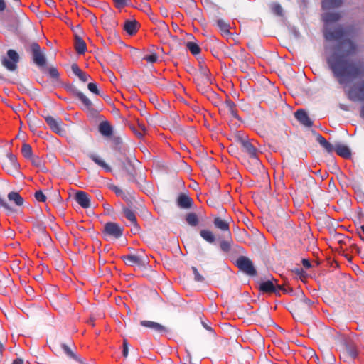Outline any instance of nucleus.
Listing matches in <instances>:
<instances>
[{
	"instance_id": "42",
	"label": "nucleus",
	"mask_w": 364,
	"mask_h": 364,
	"mask_svg": "<svg viewBox=\"0 0 364 364\" xmlns=\"http://www.w3.org/2000/svg\"><path fill=\"white\" fill-rule=\"evenodd\" d=\"M216 25L220 28V31L224 34H229L230 25L223 19H218L216 21Z\"/></svg>"
},
{
	"instance_id": "31",
	"label": "nucleus",
	"mask_w": 364,
	"mask_h": 364,
	"mask_svg": "<svg viewBox=\"0 0 364 364\" xmlns=\"http://www.w3.org/2000/svg\"><path fill=\"white\" fill-rule=\"evenodd\" d=\"M341 17L338 12H327L323 15V20L326 23H331L338 21Z\"/></svg>"
},
{
	"instance_id": "30",
	"label": "nucleus",
	"mask_w": 364,
	"mask_h": 364,
	"mask_svg": "<svg viewBox=\"0 0 364 364\" xmlns=\"http://www.w3.org/2000/svg\"><path fill=\"white\" fill-rule=\"evenodd\" d=\"M8 200L13 202L16 206H22L24 203V199L16 191H11L8 194Z\"/></svg>"
},
{
	"instance_id": "54",
	"label": "nucleus",
	"mask_w": 364,
	"mask_h": 364,
	"mask_svg": "<svg viewBox=\"0 0 364 364\" xmlns=\"http://www.w3.org/2000/svg\"><path fill=\"white\" fill-rule=\"evenodd\" d=\"M71 70L73 71V73L77 75V77L79 76V75L81 74V73L82 72V70L79 68V66L76 64V63H73L72 65H71Z\"/></svg>"
},
{
	"instance_id": "10",
	"label": "nucleus",
	"mask_w": 364,
	"mask_h": 364,
	"mask_svg": "<svg viewBox=\"0 0 364 364\" xmlns=\"http://www.w3.org/2000/svg\"><path fill=\"white\" fill-rule=\"evenodd\" d=\"M282 288V285L278 284V281L276 279L262 282L259 284L258 287L259 291L267 294L274 293L278 296H280L278 289Z\"/></svg>"
},
{
	"instance_id": "49",
	"label": "nucleus",
	"mask_w": 364,
	"mask_h": 364,
	"mask_svg": "<svg viewBox=\"0 0 364 364\" xmlns=\"http://www.w3.org/2000/svg\"><path fill=\"white\" fill-rule=\"evenodd\" d=\"M134 191L132 190H128L126 192H123V194L121 196L123 200L126 201H131V200L134 199Z\"/></svg>"
},
{
	"instance_id": "21",
	"label": "nucleus",
	"mask_w": 364,
	"mask_h": 364,
	"mask_svg": "<svg viewBox=\"0 0 364 364\" xmlns=\"http://www.w3.org/2000/svg\"><path fill=\"white\" fill-rule=\"evenodd\" d=\"M177 205L181 208L188 209L192 207L193 200L188 196L181 193L177 198Z\"/></svg>"
},
{
	"instance_id": "9",
	"label": "nucleus",
	"mask_w": 364,
	"mask_h": 364,
	"mask_svg": "<svg viewBox=\"0 0 364 364\" xmlns=\"http://www.w3.org/2000/svg\"><path fill=\"white\" fill-rule=\"evenodd\" d=\"M237 267L249 276L257 275V271L250 259L245 256H240L236 261Z\"/></svg>"
},
{
	"instance_id": "52",
	"label": "nucleus",
	"mask_w": 364,
	"mask_h": 364,
	"mask_svg": "<svg viewBox=\"0 0 364 364\" xmlns=\"http://www.w3.org/2000/svg\"><path fill=\"white\" fill-rule=\"evenodd\" d=\"M87 88L92 93H94L95 95H100V90L97 88V83H95V82H90L87 85Z\"/></svg>"
},
{
	"instance_id": "57",
	"label": "nucleus",
	"mask_w": 364,
	"mask_h": 364,
	"mask_svg": "<svg viewBox=\"0 0 364 364\" xmlns=\"http://www.w3.org/2000/svg\"><path fill=\"white\" fill-rule=\"evenodd\" d=\"M7 9V4L5 0H0V13H3Z\"/></svg>"
},
{
	"instance_id": "50",
	"label": "nucleus",
	"mask_w": 364,
	"mask_h": 364,
	"mask_svg": "<svg viewBox=\"0 0 364 364\" xmlns=\"http://www.w3.org/2000/svg\"><path fill=\"white\" fill-rule=\"evenodd\" d=\"M34 196L39 202H46L47 199L46 195L41 190L36 191Z\"/></svg>"
},
{
	"instance_id": "2",
	"label": "nucleus",
	"mask_w": 364,
	"mask_h": 364,
	"mask_svg": "<svg viewBox=\"0 0 364 364\" xmlns=\"http://www.w3.org/2000/svg\"><path fill=\"white\" fill-rule=\"evenodd\" d=\"M314 302L307 299L302 291L297 295L296 301L291 306V312L293 316L304 321L311 316V309Z\"/></svg>"
},
{
	"instance_id": "47",
	"label": "nucleus",
	"mask_w": 364,
	"mask_h": 364,
	"mask_svg": "<svg viewBox=\"0 0 364 364\" xmlns=\"http://www.w3.org/2000/svg\"><path fill=\"white\" fill-rule=\"evenodd\" d=\"M0 205L5 210H6L7 211H9L10 213H13L14 211V209L9 204L7 200L4 198L1 197V196H0Z\"/></svg>"
},
{
	"instance_id": "38",
	"label": "nucleus",
	"mask_w": 364,
	"mask_h": 364,
	"mask_svg": "<svg viewBox=\"0 0 364 364\" xmlns=\"http://www.w3.org/2000/svg\"><path fill=\"white\" fill-rule=\"evenodd\" d=\"M186 221L191 226H196L199 223V220L195 213H189L186 215Z\"/></svg>"
},
{
	"instance_id": "33",
	"label": "nucleus",
	"mask_w": 364,
	"mask_h": 364,
	"mask_svg": "<svg viewBox=\"0 0 364 364\" xmlns=\"http://www.w3.org/2000/svg\"><path fill=\"white\" fill-rule=\"evenodd\" d=\"M29 160L34 166L38 168L41 171L46 172L47 171L45 163L41 157L33 155Z\"/></svg>"
},
{
	"instance_id": "37",
	"label": "nucleus",
	"mask_w": 364,
	"mask_h": 364,
	"mask_svg": "<svg viewBox=\"0 0 364 364\" xmlns=\"http://www.w3.org/2000/svg\"><path fill=\"white\" fill-rule=\"evenodd\" d=\"M122 211L126 218L129 220L132 225L136 226V218L134 211L127 208H123Z\"/></svg>"
},
{
	"instance_id": "59",
	"label": "nucleus",
	"mask_w": 364,
	"mask_h": 364,
	"mask_svg": "<svg viewBox=\"0 0 364 364\" xmlns=\"http://www.w3.org/2000/svg\"><path fill=\"white\" fill-rule=\"evenodd\" d=\"M278 291L279 293H280V291H282L284 294H288V293L293 291L292 288H291L289 287L287 288H285L283 285H282V289H278Z\"/></svg>"
},
{
	"instance_id": "28",
	"label": "nucleus",
	"mask_w": 364,
	"mask_h": 364,
	"mask_svg": "<svg viewBox=\"0 0 364 364\" xmlns=\"http://www.w3.org/2000/svg\"><path fill=\"white\" fill-rule=\"evenodd\" d=\"M100 134L105 136L109 137L113 134L112 127L107 121L102 122L98 127Z\"/></svg>"
},
{
	"instance_id": "53",
	"label": "nucleus",
	"mask_w": 364,
	"mask_h": 364,
	"mask_svg": "<svg viewBox=\"0 0 364 364\" xmlns=\"http://www.w3.org/2000/svg\"><path fill=\"white\" fill-rule=\"evenodd\" d=\"M129 353V344L127 339H124L123 341V351L122 355L124 358H127L128 356Z\"/></svg>"
},
{
	"instance_id": "23",
	"label": "nucleus",
	"mask_w": 364,
	"mask_h": 364,
	"mask_svg": "<svg viewBox=\"0 0 364 364\" xmlns=\"http://www.w3.org/2000/svg\"><path fill=\"white\" fill-rule=\"evenodd\" d=\"M139 27V23L136 20L126 21L124 25V31L130 36L136 33Z\"/></svg>"
},
{
	"instance_id": "55",
	"label": "nucleus",
	"mask_w": 364,
	"mask_h": 364,
	"mask_svg": "<svg viewBox=\"0 0 364 364\" xmlns=\"http://www.w3.org/2000/svg\"><path fill=\"white\" fill-rule=\"evenodd\" d=\"M109 188L113 191L117 196H121L123 194L124 191L117 187V186L112 185L109 186Z\"/></svg>"
},
{
	"instance_id": "35",
	"label": "nucleus",
	"mask_w": 364,
	"mask_h": 364,
	"mask_svg": "<svg viewBox=\"0 0 364 364\" xmlns=\"http://www.w3.org/2000/svg\"><path fill=\"white\" fill-rule=\"evenodd\" d=\"M200 235L209 243H213L215 241V237L213 232L209 230H201L200 231Z\"/></svg>"
},
{
	"instance_id": "40",
	"label": "nucleus",
	"mask_w": 364,
	"mask_h": 364,
	"mask_svg": "<svg viewBox=\"0 0 364 364\" xmlns=\"http://www.w3.org/2000/svg\"><path fill=\"white\" fill-rule=\"evenodd\" d=\"M21 153L23 156L27 159H30L33 156L31 145L26 143L23 144Z\"/></svg>"
},
{
	"instance_id": "62",
	"label": "nucleus",
	"mask_w": 364,
	"mask_h": 364,
	"mask_svg": "<svg viewBox=\"0 0 364 364\" xmlns=\"http://www.w3.org/2000/svg\"><path fill=\"white\" fill-rule=\"evenodd\" d=\"M12 364H23V360L21 358H16L13 360Z\"/></svg>"
},
{
	"instance_id": "29",
	"label": "nucleus",
	"mask_w": 364,
	"mask_h": 364,
	"mask_svg": "<svg viewBox=\"0 0 364 364\" xmlns=\"http://www.w3.org/2000/svg\"><path fill=\"white\" fill-rule=\"evenodd\" d=\"M88 157L92 161H94L96 164H97L99 166L104 168L106 171H107V172L112 171L111 167L104 160H102L99 156L94 154H89Z\"/></svg>"
},
{
	"instance_id": "45",
	"label": "nucleus",
	"mask_w": 364,
	"mask_h": 364,
	"mask_svg": "<svg viewBox=\"0 0 364 364\" xmlns=\"http://www.w3.org/2000/svg\"><path fill=\"white\" fill-rule=\"evenodd\" d=\"M229 237H230V240H223L220 243V247L221 250L223 251L224 252H228L231 249L232 240L231 238V236Z\"/></svg>"
},
{
	"instance_id": "11",
	"label": "nucleus",
	"mask_w": 364,
	"mask_h": 364,
	"mask_svg": "<svg viewBox=\"0 0 364 364\" xmlns=\"http://www.w3.org/2000/svg\"><path fill=\"white\" fill-rule=\"evenodd\" d=\"M122 259L127 265L139 267H144L149 263L146 256H141L136 255H127L122 257Z\"/></svg>"
},
{
	"instance_id": "51",
	"label": "nucleus",
	"mask_w": 364,
	"mask_h": 364,
	"mask_svg": "<svg viewBox=\"0 0 364 364\" xmlns=\"http://www.w3.org/2000/svg\"><path fill=\"white\" fill-rule=\"evenodd\" d=\"M114 6L118 9H122L125 6H127L129 3V0H113Z\"/></svg>"
},
{
	"instance_id": "39",
	"label": "nucleus",
	"mask_w": 364,
	"mask_h": 364,
	"mask_svg": "<svg viewBox=\"0 0 364 364\" xmlns=\"http://www.w3.org/2000/svg\"><path fill=\"white\" fill-rule=\"evenodd\" d=\"M186 47L187 49L189 50V51L193 55H196L199 54L201 51V49L199 47V46L196 43H194V42H191V41L187 42L186 44Z\"/></svg>"
},
{
	"instance_id": "64",
	"label": "nucleus",
	"mask_w": 364,
	"mask_h": 364,
	"mask_svg": "<svg viewBox=\"0 0 364 364\" xmlns=\"http://www.w3.org/2000/svg\"><path fill=\"white\" fill-rule=\"evenodd\" d=\"M113 141L116 145H119L122 143V139L120 137H114Z\"/></svg>"
},
{
	"instance_id": "56",
	"label": "nucleus",
	"mask_w": 364,
	"mask_h": 364,
	"mask_svg": "<svg viewBox=\"0 0 364 364\" xmlns=\"http://www.w3.org/2000/svg\"><path fill=\"white\" fill-rule=\"evenodd\" d=\"M79 79L82 82H87L90 78V76L85 72H82L78 76Z\"/></svg>"
},
{
	"instance_id": "3",
	"label": "nucleus",
	"mask_w": 364,
	"mask_h": 364,
	"mask_svg": "<svg viewBox=\"0 0 364 364\" xmlns=\"http://www.w3.org/2000/svg\"><path fill=\"white\" fill-rule=\"evenodd\" d=\"M193 80L198 90L200 92H206L212 83L210 72L208 67L201 63L198 68L194 72Z\"/></svg>"
},
{
	"instance_id": "43",
	"label": "nucleus",
	"mask_w": 364,
	"mask_h": 364,
	"mask_svg": "<svg viewBox=\"0 0 364 364\" xmlns=\"http://www.w3.org/2000/svg\"><path fill=\"white\" fill-rule=\"evenodd\" d=\"M269 7L271 9L272 12L275 15L278 16H283V9L279 4L276 2L271 3Z\"/></svg>"
},
{
	"instance_id": "18",
	"label": "nucleus",
	"mask_w": 364,
	"mask_h": 364,
	"mask_svg": "<svg viewBox=\"0 0 364 364\" xmlns=\"http://www.w3.org/2000/svg\"><path fill=\"white\" fill-rule=\"evenodd\" d=\"M343 361L350 363L358 356V350L353 343L346 345V351L343 353Z\"/></svg>"
},
{
	"instance_id": "7",
	"label": "nucleus",
	"mask_w": 364,
	"mask_h": 364,
	"mask_svg": "<svg viewBox=\"0 0 364 364\" xmlns=\"http://www.w3.org/2000/svg\"><path fill=\"white\" fill-rule=\"evenodd\" d=\"M19 166L16 156L12 153H8L6 158L3 161V169L11 175H16L18 173Z\"/></svg>"
},
{
	"instance_id": "63",
	"label": "nucleus",
	"mask_w": 364,
	"mask_h": 364,
	"mask_svg": "<svg viewBox=\"0 0 364 364\" xmlns=\"http://www.w3.org/2000/svg\"><path fill=\"white\" fill-rule=\"evenodd\" d=\"M14 2V6L15 7L19 8L21 6V0H12Z\"/></svg>"
},
{
	"instance_id": "26",
	"label": "nucleus",
	"mask_w": 364,
	"mask_h": 364,
	"mask_svg": "<svg viewBox=\"0 0 364 364\" xmlns=\"http://www.w3.org/2000/svg\"><path fill=\"white\" fill-rule=\"evenodd\" d=\"M225 107L227 109L228 112L234 118L241 120L240 117L237 114V109L236 105L230 100H227L225 102Z\"/></svg>"
},
{
	"instance_id": "1",
	"label": "nucleus",
	"mask_w": 364,
	"mask_h": 364,
	"mask_svg": "<svg viewBox=\"0 0 364 364\" xmlns=\"http://www.w3.org/2000/svg\"><path fill=\"white\" fill-rule=\"evenodd\" d=\"M340 53H333L326 58V63L340 85H346L364 77V60L351 59L359 52V46L350 38H345L338 45Z\"/></svg>"
},
{
	"instance_id": "32",
	"label": "nucleus",
	"mask_w": 364,
	"mask_h": 364,
	"mask_svg": "<svg viewBox=\"0 0 364 364\" xmlns=\"http://www.w3.org/2000/svg\"><path fill=\"white\" fill-rule=\"evenodd\" d=\"M342 3L343 0H322V8L323 9L338 8Z\"/></svg>"
},
{
	"instance_id": "48",
	"label": "nucleus",
	"mask_w": 364,
	"mask_h": 364,
	"mask_svg": "<svg viewBox=\"0 0 364 364\" xmlns=\"http://www.w3.org/2000/svg\"><path fill=\"white\" fill-rule=\"evenodd\" d=\"M193 273L194 274V280L198 282H203L205 281V278L202 276L198 269L195 267H192L191 268Z\"/></svg>"
},
{
	"instance_id": "34",
	"label": "nucleus",
	"mask_w": 364,
	"mask_h": 364,
	"mask_svg": "<svg viewBox=\"0 0 364 364\" xmlns=\"http://www.w3.org/2000/svg\"><path fill=\"white\" fill-rule=\"evenodd\" d=\"M75 50L78 54H83L87 50L85 42L80 36H75Z\"/></svg>"
},
{
	"instance_id": "27",
	"label": "nucleus",
	"mask_w": 364,
	"mask_h": 364,
	"mask_svg": "<svg viewBox=\"0 0 364 364\" xmlns=\"http://www.w3.org/2000/svg\"><path fill=\"white\" fill-rule=\"evenodd\" d=\"M214 225L216 228L220 229L222 231L227 232L228 236H231V232L229 228V224L223 219L216 217L213 220Z\"/></svg>"
},
{
	"instance_id": "25",
	"label": "nucleus",
	"mask_w": 364,
	"mask_h": 364,
	"mask_svg": "<svg viewBox=\"0 0 364 364\" xmlns=\"http://www.w3.org/2000/svg\"><path fill=\"white\" fill-rule=\"evenodd\" d=\"M334 151L338 155L345 159H348L351 156V151L350 149L344 144H336L335 145Z\"/></svg>"
},
{
	"instance_id": "41",
	"label": "nucleus",
	"mask_w": 364,
	"mask_h": 364,
	"mask_svg": "<svg viewBox=\"0 0 364 364\" xmlns=\"http://www.w3.org/2000/svg\"><path fill=\"white\" fill-rule=\"evenodd\" d=\"M33 230L38 235L46 232V226L43 222H36L33 226Z\"/></svg>"
},
{
	"instance_id": "22",
	"label": "nucleus",
	"mask_w": 364,
	"mask_h": 364,
	"mask_svg": "<svg viewBox=\"0 0 364 364\" xmlns=\"http://www.w3.org/2000/svg\"><path fill=\"white\" fill-rule=\"evenodd\" d=\"M37 242L38 245L40 246L43 245L49 250L53 248V242L52 240L51 237L47 232L38 235Z\"/></svg>"
},
{
	"instance_id": "4",
	"label": "nucleus",
	"mask_w": 364,
	"mask_h": 364,
	"mask_svg": "<svg viewBox=\"0 0 364 364\" xmlns=\"http://www.w3.org/2000/svg\"><path fill=\"white\" fill-rule=\"evenodd\" d=\"M357 33L354 26H349L344 28L342 26H338L333 30H326L324 31V38L327 41H339L346 36H353Z\"/></svg>"
},
{
	"instance_id": "16",
	"label": "nucleus",
	"mask_w": 364,
	"mask_h": 364,
	"mask_svg": "<svg viewBox=\"0 0 364 364\" xmlns=\"http://www.w3.org/2000/svg\"><path fill=\"white\" fill-rule=\"evenodd\" d=\"M140 325L156 333L162 334L168 332V328L166 326L155 321L143 320L140 321Z\"/></svg>"
},
{
	"instance_id": "58",
	"label": "nucleus",
	"mask_w": 364,
	"mask_h": 364,
	"mask_svg": "<svg viewBox=\"0 0 364 364\" xmlns=\"http://www.w3.org/2000/svg\"><path fill=\"white\" fill-rule=\"evenodd\" d=\"M301 263H302V265L306 269H310L311 267V262L308 259H303L302 261H301Z\"/></svg>"
},
{
	"instance_id": "17",
	"label": "nucleus",
	"mask_w": 364,
	"mask_h": 364,
	"mask_svg": "<svg viewBox=\"0 0 364 364\" xmlns=\"http://www.w3.org/2000/svg\"><path fill=\"white\" fill-rule=\"evenodd\" d=\"M242 151L249 155L250 158L257 157L259 151L248 139H240Z\"/></svg>"
},
{
	"instance_id": "36",
	"label": "nucleus",
	"mask_w": 364,
	"mask_h": 364,
	"mask_svg": "<svg viewBox=\"0 0 364 364\" xmlns=\"http://www.w3.org/2000/svg\"><path fill=\"white\" fill-rule=\"evenodd\" d=\"M62 349L68 356L80 362L81 364H85L83 361L80 359V358L78 357L68 345L64 343L62 344Z\"/></svg>"
},
{
	"instance_id": "12",
	"label": "nucleus",
	"mask_w": 364,
	"mask_h": 364,
	"mask_svg": "<svg viewBox=\"0 0 364 364\" xmlns=\"http://www.w3.org/2000/svg\"><path fill=\"white\" fill-rule=\"evenodd\" d=\"M348 97L354 102L364 100V80L360 81L348 90Z\"/></svg>"
},
{
	"instance_id": "14",
	"label": "nucleus",
	"mask_w": 364,
	"mask_h": 364,
	"mask_svg": "<svg viewBox=\"0 0 364 364\" xmlns=\"http://www.w3.org/2000/svg\"><path fill=\"white\" fill-rule=\"evenodd\" d=\"M70 93L76 98H77L83 105L85 109L91 111L92 108V101L82 92L76 87H70L69 89Z\"/></svg>"
},
{
	"instance_id": "44",
	"label": "nucleus",
	"mask_w": 364,
	"mask_h": 364,
	"mask_svg": "<svg viewBox=\"0 0 364 364\" xmlns=\"http://www.w3.org/2000/svg\"><path fill=\"white\" fill-rule=\"evenodd\" d=\"M158 59H159V56L154 52H151L150 53H147L142 57L143 60H145L149 63H154L157 62Z\"/></svg>"
},
{
	"instance_id": "8",
	"label": "nucleus",
	"mask_w": 364,
	"mask_h": 364,
	"mask_svg": "<svg viewBox=\"0 0 364 364\" xmlns=\"http://www.w3.org/2000/svg\"><path fill=\"white\" fill-rule=\"evenodd\" d=\"M7 56L9 58L5 57L1 59V64L9 71H14L17 69V63L20 60V57L18 53L12 49L7 51Z\"/></svg>"
},
{
	"instance_id": "19",
	"label": "nucleus",
	"mask_w": 364,
	"mask_h": 364,
	"mask_svg": "<svg viewBox=\"0 0 364 364\" xmlns=\"http://www.w3.org/2000/svg\"><path fill=\"white\" fill-rule=\"evenodd\" d=\"M76 202L83 208L90 207V198L89 195L82 191H78L75 196Z\"/></svg>"
},
{
	"instance_id": "24",
	"label": "nucleus",
	"mask_w": 364,
	"mask_h": 364,
	"mask_svg": "<svg viewBox=\"0 0 364 364\" xmlns=\"http://www.w3.org/2000/svg\"><path fill=\"white\" fill-rule=\"evenodd\" d=\"M314 133L316 135V141L328 153H332L334 151L335 146L326 141V139L319 133Z\"/></svg>"
},
{
	"instance_id": "5",
	"label": "nucleus",
	"mask_w": 364,
	"mask_h": 364,
	"mask_svg": "<svg viewBox=\"0 0 364 364\" xmlns=\"http://www.w3.org/2000/svg\"><path fill=\"white\" fill-rule=\"evenodd\" d=\"M123 228L116 223L109 222L104 225L103 237L106 240L109 239H119L123 235Z\"/></svg>"
},
{
	"instance_id": "61",
	"label": "nucleus",
	"mask_w": 364,
	"mask_h": 364,
	"mask_svg": "<svg viewBox=\"0 0 364 364\" xmlns=\"http://www.w3.org/2000/svg\"><path fill=\"white\" fill-rule=\"evenodd\" d=\"M138 127L144 133L146 132V127L144 124L138 122Z\"/></svg>"
},
{
	"instance_id": "15",
	"label": "nucleus",
	"mask_w": 364,
	"mask_h": 364,
	"mask_svg": "<svg viewBox=\"0 0 364 364\" xmlns=\"http://www.w3.org/2000/svg\"><path fill=\"white\" fill-rule=\"evenodd\" d=\"M246 168L255 175H259L264 167L257 157L250 158V159L245 163Z\"/></svg>"
},
{
	"instance_id": "13",
	"label": "nucleus",
	"mask_w": 364,
	"mask_h": 364,
	"mask_svg": "<svg viewBox=\"0 0 364 364\" xmlns=\"http://www.w3.org/2000/svg\"><path fill=\"white\" fill-rule=\"evenodd\" d=\"M44 119L53 132L60 135L65 133V129L63 127V122L60 118H55L47 115L44 117Z\"/></svg>"
},
{
	"instance_id": "60",
	"label": "nucleus",
	"mask_w": 364,
	"mask_h": 364,
	"mask_svg": "<svg viewBox=\"0 0 364 364\" xmlns=\"http://www.w3.org/2000/svg\"><path fill=\"white\" fill-rule=\"evenodd\" d=\"M111 23L110 25L106 27L107 29H109L111 32L113 31L114 28L117 26V22L114 19H110Z\"/></svg>"
},
{
	"instance_id": "6",
	"label": "nucleus",
	"mask_w": 364,
	"mask_h": 364,
	"mask_svg": "<svg viewBox=\"0 0 364 364\" xmlns=\"http://www.w3.org/2000/svg\"><path fill=\"white\" fill-rule=\"evenodd\" d=\"M29 50L32 53L33 63L38 67H44L46 65V58L43 50L36 42H32L29 46Z\"/></svg>"
},
{
	"instance_id": "20",
	"label": "nucleus",
	"mask_w": 364,
	"mask_h": 364,
	"mask_svg": "<svg viewBox=\"0 0 364 364\" xmlns=\"http://www.w3.org/2000/svg\"><path fill=\"white\" fill-rule=\"evenodd\" d=\"M294 117L302 125L306 127H311L313 126L312 120L309 118V115L304 109H298L294 113Z\"/></svg>"
},
{
	"instance_id": "46",
	"label": "nucleus",
	"mask_w": 364,
	"mask_h": 364,
	"mask_svg": "<svg viewBox=\"0 0 364 364\" xmlns=\"http://www.w3.org/2000/svg\"><path fill=\"white\" fill-rule=\"evenodd\" d=\"M48 74H49V75H50V77L51 78L54 79L56 81L59 80L60 74H59V72H58V69L56 68L50 67L48 69Z\"/></svg>"
}]
</instances>
